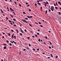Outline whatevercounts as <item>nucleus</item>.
Masks as SVG:
<instances>
[{
    "instance_id": "obj_1",
    "label": "nucleus",
    "mask_w": 61,
    "mask_h": 61,
    "mask_svg": "<svg viewBox=\"0 0 61 61\" xmlns=\"http://www.w3.org/2000/svg\"><path fill=\"white\" fill-rule=\"evenodd\" d=\"M54 7L53 6H51V10L52 11H54Z\"/></svg>"
},
{
    "instance_id": "obj_2",
    "label": "nucleus",
    "mask_w": 61,
    "mask_h": 61,
    "mask_svg": "<svg viewBox=\"0 0 61 61\" xmlns=\"http://www.w3.org/2000/svg\"><path fill=\"white\" fill-rule=\"evenodd\" d=\"M22 21H23V22H25L26 23H27V24L28 23L27 22V21H26V20H22Z\"/></svg>"
},
{
    "instance_id": "obj_3",
    "label": "nucleus",
    "mask_w": 61,
    "mask_h": 61,
    "mask_svg": "<svg viewBox=\"0 0 61 61\" xmlns=\"http://www.w3.org/2000/svg\"><path fill=\"white\" fill-rule=\"evenodd\" d=\"M58 4H59V5H61V4L60 2V1H58Z\"/></svg>"
},
{
    "instance_id": "obj_4",
    "label": "nucleus",
    "mask_w": 61,
    "mask_h": 61,
    "mask_svg": "<svg viewBox=\"0 0 61 61\" xmlns=\"http://www.w3.org/2000/svg\"><path fill=\"white\" fill-rule=\"evenodd\" d=\"M11 38H12V39H13V38L14 37V35H12V37H11Z\"/></svg>"
},
{
    "instance_id": "obj_5",
    "label": "nucleus",
    "mask_w": 61,
    "mask_h": 61,
    "mask_svg": "<svg viewBox=\"0 0 61 61\" xmlns=\"http://www.w3.org/2000/svg\"><path fill=\"white\" fill-rule=\"evenodd\" d=\"M4 49H6V46H5L4 47Z\"/></svg>"
},
{
    "instance_id": "obj_6",
    "label": "nucleus",
    "mask_w": 61,
    "mask_h": 61,
    "mask_svg": "<svg viewBox=\"0 0 61 61\" xmlns=\"http://www.w3.org/2000/svg\"><path fill=\"white\" fill-rule=\"evenodd\" d=\"M15 30H16V32H17V33H18L19 31H18V30L17 29H16Z\"/></svg>"
},
{
    "instance_id": "obj_7",
    "label": "nucleus",
    "mask_w": 61,
    "mask_h": 61,
    "mask_svg": "<svg viewBox=\"0 0 61 61\" xmlns=\"http://www.w3.org/2000/svg\"><path fill=\"white\" fill-rule=\"evenodd\" d=\"M0 11H1V12L2 13H4V11H2V9H1Z\"/></svg>"
},
{
    "instance_id": "obj_8",
    "label": "nucleus",
    "mask_w": 61,
    "mask_h": 61,
    "mask_svg": "<svg viewBox=\"0 0 61 61\" xmlns=\"http://www.w3.org/2000/svg\"><path fill=\"white\" fill-rule=\"evenodd\" d=\"M12 41L14 43H15V44H17V43H16V42H15V41Z\"/></svg>"
},
{
    "instance_id": "obj_9",
    "label": "nucleus",
    "mask_w": 61,
    "mask_h": 61,
    "mask_svg": "<svg viewBox=\"0 0 61 61\" xmlns=\"http://www.w3.org/2000/svg\"><path fill=\"white\" fill-rule=\"evenodd\" d=\"M37 4L38 5H41V4L39 3H37Z\"/></svg>"
},
{
    "instance_id": "obj_10",
    "label": "nucleus",
    "mask_w": 61,
    "mask_h": 61,
    "mask_svg": "<svg viewBox=\"0 0 61 61\" xmlns=\"http://www.w3.org/2000/svg\"><path fill=\"white\" fill-rule=\"evenodd\" d=\"M51 56L52 57H53V55L52 54H51Z\"/></svg>"
},
{
    "instance_id": "obj_11",
    "label": "nucleus",
    "mask_w": 61,
    "mask_h": 61,
    "mask_svg": "<svg viewBox=\"0 0 61 61\" xmlns=\"http://www.w3.org/2000/svg\"><path fill=\"white\" fill-rule=\"evenodd\" d=\"M6 20H8V18H7V17H6Z\"/></svg>"
},
{
    "instance_id": "obj_12",
    "label": "nucleus",
    "mask_w": 61,
    "mask_h": 61,
    "mask_svg": "<svg viewBox=\"0 0 61 61\" xmlns=\"http://www.w3.org/2000/svg\"><path fill=\"white\" fill-rule=\"evenodd\" d=\"M25 32H26V33L27 32L26 30L25 29L24 30Z\"/></svg>"
},
{
    "instance_id": "obj_13",
    "label": "nucleus",
    "mask_w": 61,
    "mask_h": 61,
    "mask_svg": "<svg viewBox=\"0 0 61 61\" xmlns=\"http://www.w3.org/2000/svg\"><path fill=\"white\" fill-rule=\"evenodd\" d=\"M38 0L40 2H42L43 1V0Z\"/></svg>"
},
{
    "instance_id": "obj_14",
    "label": "nucleus",
    "mask_w": 61,
    "mask_h": 61,
    "mask_svg": "<svg viewBox=\"0 0 61 61\" xmlns=\"http://www.w3.org/2000/svg\"><path fill=\"white\" fill-rule=\"evenodd\" d=\"M20 36H22V33H20Z\"/></svg>"
},
{
    "instance_id": "obj_15",
    "label": "nucleus",
    "mask_w": 61,
    "mask_h": 61,
    "mask_svg": "<svg viewBox=\"0 0 61 61\" xmlns=\"http://www.w3.org/2000/svg\"><path fill=\"white\" fill-rule=\"evenodd\" d=\"M10 16L12 18H13V16L12 15L10 14Z\"/></svg>"
},
{
    "instance_id": "obj_16",
    "label": "nucleus",
    "mask_w": 61,
    "mask_h": 61,
    "mask_svg": "<svg viewBox=\"0 0 61 61\" xmlns=\"http://www.w3.org/2000/svg\"><path fill=\"white\" fill-rule=\"evenodd\" d=\"M49 42L51 45H52V43H51V42H50V41H49Z\"/></svg>"
},
{
    "instance_id": "obj_17",
    "label": "nucleus",
    "mask_w": 61,
    "mask_h": 61,
    "mask_svg": "<svg viewBox=\"0 0 61 61\" xmlns=\"http://www.w3.org/2000/svg\"><path fill=\"white\" fill-rule=\"evenodd\" d=\"M29 25L30 26H31V27H32V26L30 24H29Z\"/></svg>"
},
{
    "instance_id": "obj_18",
    "label": "nucleus",
    "mask_w": 61,
    "mask_h": 61,
    "mask_svg": "<svg viewBox=\"0 0 61 61\" xmlns=\"http://www.w3.org/2000/svg\"><path fill=\"white\" fill-rule=\"evenodd\" d=\"M56 5H58V4H57V2H56Z\"/></svg>"
},
{
    "instance_id": "obj_19",
    "label": "nucleus",
    "mask_w": 61,
    "mask_h": 61,
    "mask_svg": "<svg viewBox=\"0 0 61 61\" xmlns=\"http://www.w3.org/2000/svg\"><path fill=\"white\" fill-rule=\"evenodd\" d=\"M45 38H46V39H47V36H45Z\"/></svg>"
},
{
    "instance_id": "obj_20",
    "label": "nucleus",
    "mask_w": 61,
    "mask_h": 61,
    "mask_svg": "<svg viewBox=\"0 0 61 61\" xmlns=\"http://www.w3.org/2000/svg\"><path fill=\"white\" fill-rule=\"evenodd\" d=\"M46 4H49V3H48V2L47 1H46Z\"/></svg>"
},
{
    "instance_id": "obj_21",
    "label": "nucleus",
    "mask_w": 61,
    "mask_h": 61,
    "mask_svg": "<svg viewBox=\"0 0 61 61\" xmlns=\"http://www.w3.org/2000/svg\"><path fill=\"white\" fill-rule=\"evenodd\" d=\"M43 2L44 3H45V5H46V2Z\"/></svg>"
},
{
    "instance_id": "obj_22",
    "label": "nucleus",
    "mask_w": 61,
    "mask_h": 61,
    "mask_svg": "<svg viewBox=\"0 0 61 61\" xmlns=\"http://www.w3.org/2000/svg\"><path fill=\"white\" fill-rule=\"evenodd\" d=\"M10 42H11V43H12V44H13V43H14V42H12L11 41H10Z\"/></svg>"
},
{
    "instance_id": "obj_23",
    "label": "nucleus",
    "mask_w": 61,
    "mask_h": 61,
    "mask_svg": "<svg viewBox=\"0 0 61 61\" xmlns=\"http://www.w3.org/2000/svg\"><path fill=\"white\" fill-rule=\"evenodd\" d=\"M27 38L28 39H29H29H30V37H27Z\"/></svg>"
},
{
    "instance_id": "obj_24",
    "label": "nucleus",
    "mask_w": 61,
    "mask_h": 61,
    "mask_svg": "<svg viewBox=\"0 0 61 61\" xmlns=\"http://www.w3.org/2000/svg\"><path fill=\"white\" fill-rule=\"evenodd\" d=\"M13 20H14V21H16V20L15 19V18L13 19Z\"/></svg>"
},
{
    "instance_id": "obj_25",
    "label": "nucleus",
    "mask_w": 61,
    "mask_h": 61,
    "mask_svg": "<svg viewBox=\"0 0 61 61\" xmlns=\"http://www.w3.org/2000/svg\"><path fill=\"white\" fill-rule=\"evenodd\" d=\"M47 10L46 11V14H47Z\"/></svg>"
},
{
    "instance_id": "obj_26",
    "label": "nucleus",
    "mask_w": 61,
    "mask_h": 61,
    "mask_svg": "<svg viewBox=\"0 0 61 61\" xmlns=\"http://www.w3.org/2000/svg\"><path fill=\"white\" fill-rule=\"evenodd\" d=\"M14 37L15 39H16V36H14Z\"/></svg>"
},
{
    "instance_id": "obj_27",
    "label": "nucleus",
    "mask_w": 61,
    "mask_h": 61,
    "mask_svg": "<svg viewBox=\"0 0 61 61\" xmlns=\"http://www.w3.org/2000/svg\"><path fill=\"white\" fill-rule=\"evenodd\" d=\"M58 13H59V14L60 15H61V13L59 12H58Z\"/></svg>"
},
{
    "instance_id": "obj_28",
    "label": "nucleus",
    "mask_w": 61,
    "mask_h": 61,
    "mask_svg": "<svg viewBox=\"0 0 61 61\" xmlns=\"http://www.w3.org/2000/svg\"><path fill=\"white\" fill-rule=\"evenodd\" d=\"M37 4H36V3L35 4V5L36 6V5H37Z\"/></svg>"
},
{
    "instance_id": "obj_29",
    "label": "nucleus",
    "mask_w": 61,
    "mask_h": 61,
    "mask_svg": "<svg viewBox=\"0 0 61 61\" xmlns=\"http://www.w3.org/2000/svg\"><path fill=\"white\" fill-rule=\"evenodd\" d=\"M3 45H4V46H6V44H3Z\"/></svg>"
},
{
    "instance_id": "obj_30",
    "label": "nucleus",
    "mask_w": 61,
    "mask_h": 61,
    "mask_svg": "<svg viewBox=\"0 0 61 61\" xmlns=\"http://www.w3.org/2000/svg\"><path fill=\"white\" fill-rule=\"evenodd\" d=\"M27 17H28V18H30V17L28 16Z\"/></svg>"
},
{
    "instance_id": "obj_31",
    "label": "nucleus",
    "mask_w": 61,
    "mask_h": 61,
    "mask_svg": "<svg viewBox=\"0 0 61 61\" xmlns=\"http://www.w3.org/2000/svg\"><path fill=\"white\" fill-rule=\"evenodd\" d=\"M55 8L56 9H57L58 8V7H55Z\"/></svg>"
},
{
    "instance_id": "obj_32",
    "label": "nucleus",
    "mask_w": 61,
    "mask_h": 61,
    "mask_svg": "<svg viewBox=\"0 0 61 61\" xmlns=\"http://www.w3.org/2000/svg\"><path fill=\"white\" fill-rule=\"evenodd\" d=\"M40 26H41V27H43V26H42V25H40Z\"/></svg>"
},
{
    "instance_id": "obj_33",
    "label": "nucleus",
    "mask_w": 61,
    "mask_h": 61,
    "mask_svg": "<svg viewBox=\"0 0 61 61\" xmlns=\"http://www.w3.org/2000/svg\"><path fill=\"white\" fill-rule=\"evenodd\" d=\"M43 7H41V10H42V8Z\"/></svg>"
},
{
    "instance_id": "obj_34",
    "label": "nucleus",
    "mask_w": 61,
    "mask_h": 61,
    "mask_svg": "<svg viewBox=\"0 0 61 61\" xmlns=\"http://www.w3.org/2000/svg\"><path fill=\"white\" fill-rule=\"evenodd\" d=\"M54 6H56V4L55 3L54 4Z\"/></svg>"
},
{
    "instance_id": "obj_35",
    "label": "nucleus",
    "mask_w": 61,
    "mask_h": 61,
    "mask_svg": "<svg viewBox=\"0 0 61 61\" xmlns=\"http://www.w3.org/2000/svg\"><path fill=\"white\" fill-rule=\"evenodd\" d=\"M6 42H7V43H9V41H8V40H7L6 41Z\"/></svg>"
},
{
    "instance_id": "obj_36",
    "label": "nucleus",
    "mask_w": 61,
    "mask_h": 61,
    "mask_svg": "<svg viewBox=\"0 0 61 61\" xmlns=\"http://www.w3.org/2000/svg\"><path fill=\"white\" fill-rule=\"evenodd\" d=\"M14 3L15 4V5H17V4H16V2L15 1Z\"/></svg>"
},
{
    "instance_id": "obj_37",
    "label": "nucleus",
    "mask_w": 61,
    "mask_h": 61,
    "mask_svg": "<svg viewBox=\"0 0 61 61\" xmlns=\"http://www.w3.org/2000/svg\"><path fill=\"white\" fill-rule=\"evenodd\" d=\"M19 6H20V7H21V6H22V5H20V4H19Z\"/></svg>"
},
{
    "instance_id": "obj_38",
    "label": "nucleus",
    "mask_w": 61,
    "mask_h": 61,
    "mask_svg": "<svg viewBox=\"0 0 61 61\" xmlns=\"http://www.w3.org/2000/svg\"><path fill=\"white\" fill-rule=\"evenodd\" d=\"M29 11H30V12H31V9H29Z\"/></svg>"
},
{
    "instance_id": "obj_39",
    "label": "nucleus",
    "mask_w": 61,
    "mask_h": 61,
    "mask_svg": "<svg viewBox=\"0 0 61 61\" xmlns=\"http://www.w3.org/2000/svg\"><path fill=\"white\" fill-rule=\"evenodd\" d=\"M37 51H39V48H38L37 49Z\"/></svg>"
},
{
    "instance_id": "obj_40",
    "label": "nucleus",
    "mask_w": 61,
    "mask_h": 61,
    "mask_svg": "<svg viewBox=\"0 0 61 61\" xmlns=\"http://www.w3.org/2000/svg\"><path fill=\"white\" fill-rule=\"evenodd\" d=\"M57 57H58V56H56V58H57Z\"/></svg>"
},
{
    "instance_id": "obj_41",
    "label": "nucleus",
    "mask_w": 61,
    "mask_h": 61,
    "mask_svg": "<svg viewBox=\"0 0 61 61\" xmlns=\"http://www.w3.org/2000/svg\"><path fill=\"white\" fill-rule=\"evenodd\" d=\"M21 32H22V33H24V31H23L22 30H21Z\"/></svg>"
},
{
    "instance_id": "obj_42",
    "label": "nucleus",
    "mask_w": 61,
    "mask_h": 61,
    "mask_svg": "<svg viewBox=\"0 0 61 61\" xmlns=\"http://www.w3.org/2000/svg\"><path fill=\"white\" fill-rule=\"evenodd\" d=\"M29 46H31V44H29Z\"/></svg>"
},
{
    "instance_id": "obj_43",
    "label": "nucleus",
    "mask_w": 61,
    "mask_h": 61,
    "mask_svg": "<svg viewBox=\"0 0 61 61\" xmlns=\"http://www.w3.org/2000/svg\"><path fill=\"white\" fill-rule=\"evenodd\" d=\"M30 18H32L33 17V16H30Z\"/></svg>"
},
{
    "instance_id": "obj_44",
    "label": "nucleus",
    "mask_w": 61,
    "mask_h": 61,
    "mask_svg": "<svg viewBox=\"0 0 61 61\" xmlns=\"http://www.w3.org/2000/svg\"><path fill=\"white\" fill-rule=\"evenodd\" d=\"M49 48H50V49H51V47L50 46H49Z\"/></svg>"
},
{
    "instance_id": "obj_45",
    "label": "nucleus",
    "mask_w": 61,
    "mask_h": 61,
    "mask_svg": "<svg viewBox=\"0 0 61 61\" xmlns=\"http://www.w3.org/2000/svg\"><path fill=\"white\" fill-rule=\"evenodd\" d=\"M23 13L24 14H25V12H23Z\"/></svg>"
},
{
    "instance_id": "obj_46",
    "label": "nucleus",
    "mask_w": 61,
    "mask_h": 61,
    "mask_svg": "<svg viewBox=\"0 0 61 61\" xmlns=\"http://www.w3.org/2000/svg\"><path fill=\"white\" fill-rule=\"evenodd\" d=\"M25 20H27L28 19V18H25Z\"/></svg>"
},
{
    "instance_id": "obj_47",
    "label": "nucleus",
    "mask_w": 61,
    "mask_h": 61,
    "mask_svg": "<svg viewBox=\"0 0 61 61\" xmlns=\"http://www.w3.org/2000/svg\"><path fill=\"white\" fill-rule=\"evenodd\" d=\"M13 23V24H15V22H14V21H12Z\"/></svg>"
},
{
    "instance_id": "obj_48",
    "label": "nucleus",
    "mask_w": 61,
    "mask_h": 61,
    "mask_svg": "<svg viewBox=\"0 0 61 61\" xmlns=\"http://www.w3.org/2000/svg\"><path fill=\"white\" fill-rule=\"evenodd\" d=\"M9 22H12V21L10 20H9Z\"/></svg>"
},
{
    "instance_id": "obj_49",
    "label": "nucleus",
    "mask_w": 61,
    "mask_h": 61,
    "mask_svg": "<svg viewBox=\"0 0 61 61\" xmlns=\"http://www.w3.org/2000/svg\"><path fill=\"white\" fill-rule=\"evenodd\" d=\"M10 46H12V44L10 43Z\"/></svg>"
},
{
    "instance_id": "obj_50",
    "label": "nucleus",
    "mask_w": 61,
    "mask_h": 61,
    "mask_svg": "<svg viewBox=\"0 0 61 61\" xmlns=\"http://www.w3.org/2000/svg\"><path fill=\"white\" fill-rule=\"evenodd\" d=\"M38 41H39V42H40V39H39L38 40Z\"/></svg>"
},
{
    "instance_id": "obj_51",
    "label": "nucleus",
    "mask_w": 61,
    "mask_h": 61,
    "mask_svg": "<svg viewBox=\"0 0 61 61\" xmlns=\"http://www.w3.org/2000/svg\"><path fill=\"white\" fill-rule=\"evenodd\" d=\"M8 35L9 36H10V33H8Z\"/></svg>"
},
{
    "instance_id": "obj_52",
    "label": "nucleus",
    "mask_w": 61,
    "mask_h": 61,
    "mask_svg": "<svg viewBox=\"0 0 61 61\" xmlns=\"http://www.w3.org/2000/svg\"><path fill=\"white\" fill-rule=\"evenodd\" d=\"M26 49H29V48L28 47L26 48Z\"/></svg>"
},
{
    "instance_id": "obj_53",
    "label": "nucleus",
    "mask_w": 61,
    "mask_h": 61,
    "mask_svg": "<svg viewBox=\"0 0 61 61\" xmlns=\"http://www.w3.org/2000/svg\"><path fill=\"white\" fill-rule=\"evenodd\" d=\"M35 36H36V37H37V35L36 34L35 35Z\"/></svg>"
},
{
    "instance_id": "obj_54",
    "label": "nucleus",
    "mask_w": 61,
    "mask_h": 61,
    "mask_svg": "<svg viewBox=\"0 0 61 61\" xmlns=\"http://www.w3.org/2000/svg\"><path fill=\"white\" fill-rule=\"evenodd\" d=\"M11 31H12V32H14V30H13L12 29L11 30Z\"/></svg>"
},
{
    "instance_id": "obj_55",
    "label": "nucleus",
    "mask_w": 61,
    "mask_h": 61,
    "mask_svg": "<svg viewBox=\"0 0 61 61\" xmlns=\"http://www.w3.org/2000/svg\"><path fill=\"white\" fill-rule=\"evenodd\" d=\"M12 9V8H10V10H11Z\"/></svg>"
},
{
    "instance_id": "obj_56",
    "label": "nucleus",
    "mask_w": 61,
    "mask_h": 61,
    "mask_svg": "<svg viewBox=\"0 0 61 61\" xmlns=\"http://www.w3.org/2000/svg\"><path fill=\"white\" fill-rule=\"evenodd\" d=\"M37 35H39V33H37Z\"/></svg>"
},
{
    "instance_id": "obj_57",
    "label": "nucleus",
    "mask_w": 61,
    "mask_h": 61,
    "mask_svg": "<svg viewBox=\"0 0 61 61\" xmlns=\"http://www.w3.org/2000/svg\"><path fill=\"white\" fill-rule=\"evenodd\" d=\"M14 26H16V25H15V24H14Z\"/></svg>"
},
{
    "instance_id": "obj_58",
    "label": "nucleus",
    "mask_w": 61,
    "mask_h": 61,
    "mask_svg": "<svg viewBox=\"0 0 61 61\" xmlns=\"http://www.w3.org/2000/svg\"><path fill=\"white\" fill-rule=\"evenodd\" d=\"M33 49V50H34V51L36 50V49H35V48Z\"/></svg>"
},
{
    "instance_id": "obj_59",
    "label": "nucleus",
    "mask_w": 61,
    "mask_h": 61,
    "mask_svg": "<svg viewBox=\"0 0 61 61\" xmlns=\"http://www.w3.org/2000/svg\"><path fill=\"white\" fill-rule=\"evenodd\" d=\"M25 50H26V49H25L24 50H23V51H25Z\"/></svg>"
},
{
    "instance_id": "obj_60",
    "label": "nucleus",
    "mask_w": 61,
    "mask_h": 61,
    "mask_svg": "<svg viewBox=\"0 0 61 61\" xmlns=\"http://www.w3.org/2000/svg\"><path fill=\"white\" fill-rule=\"evenodd\" d=\"M35 24H38V23H37V22H36V23H35Z\"/></svg>"
},
{
    "instance_id": "obj_61",
    "label": "nucleus",
    "mask_w": 61,
    "mask_h": 61,
    "mask_svg": "<svg viewBox=\"0 0 61 61\" xmlns=\"http://www.w3.org/2000/svg\"><path fill=\"white\" fill-rule=\"evenodd\" d=\"M49 12H51V10L50 9L49 10Z\"/></svg>"
},
{
    "instance_id": "obj_62",
    "label": "nucleus",
    "mask_w": 61,
    "mask_h": 61,
    "mask_svg": "<svg viewBox=\"0 0 61 61\" xmlns=\"http://www.w3.org/2000/svg\"><path fill=\"white\" fill-rule=\"evenodd\" d=\"M10 24L11 25H13V23H12L11 22L10 23Z\"/></svg>"
},
{
    "instance_id": "obj_63",
    "label": "nucleus",
    "mask_w": 61,
    "mask_h": 61,
    "mask_svg": "<svg viewBox=\"0 0 61 61\" xmlns=\"http://www.w3.org/2000/svg\"><path fill=\"white\" fill-rule=\"evenodd\" d=\"M11 11H14V10L13 9H12V10H11Z\"/></svg>"
},
{
    "instance_id": "obj_64",
    "label": "nucleus",
    "mask_w": 61,
    "mask_h": 61,
    "mask_svg": "<svg viewBox=\"0 0 61 61\" xmlns=\"http://www.w3.org/2000/svg\"><path fill=\"white\" fill-rule=\"evenodd\" d=\"M26 5H28V3H26Z\"/></svg>"
}]
</instances>
